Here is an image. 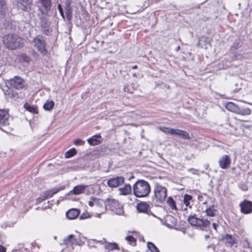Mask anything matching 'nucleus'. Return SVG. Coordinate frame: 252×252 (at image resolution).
Listing matches in <instances>:
<instances>
[{"mask_svg": "<svg viewBox=\"0 0 252 252\" xmlns=\"http://www.w3.org/2000/svg\"><path fill=\"white\" fill-rule=\"evenodd\" d=\"M148 249L151 252H159L157 247L152 242H149L147 244Z\"/></svg>", "mask_w": 252, "mask_h": 252, "instance_id": "7c9ffc66", "label": "nucleus"}, {"mask_svg": "<svg viewBox=\"0 0 252 252\" xmlns=\"http://www.w3.org/2000/svg\"><path fill=\"white\" fill-rule=\"evenodd\" d=\"M17 6L25 11H29L31 9L32 0H17Z\"/></svg>", "mask_w": 252, "mask_h": 252, "instance_id": "9d476101", "label": "nucleus"}, {"mask_svg": "<svg viewBox=\"0 0 252 252\" xmlns=\"http://www.w3.org/2000/svg\"><path fill=\"white\" fill-rule=\"evenodd\" d=\"M225 239L230 243L231 244H233V240L232 239V238L231 235H229L228 234H226L225 236Z\"/></svg>", "mask_w": 252, "mask_h": 252, "instance_id": "58836bf2", "label": "nucleus"}, {"mask_svg": "<svg viewBox=\"0 0 252 252\" xmlns=\"http://www.w3.org/2000/svg\"><path fill=\"white\" fill-rule=\"evenodd\" d=\"M80 214V211L77 209H71L66 213V216L69 220L76 219Z\"/></svg>", "mask_w": 252, "mask_h": 252, "instance_id": "2eb2a0df", "label": "nucleus"}, {"mask_svg": "<svg viewBox=\"0 0 252 252\" xmlns=\"http://www.w3.org/2000/svg\"><path fill=\"white\" fill-rule=\"evenodd\" d=\"M24 108L30 112L37 114L38 113V108L36 106L31 105L28 103H25L24 105Z\"/></svg>", "mask_w": 252, "mask_h": 252, "instance_id": "a878e982", "label": "nucleus"}, {"mask_svg": "<svg viewBox=\"0 0 252 252\" xmlns=\"http://www.w3.org/2000/svg\"><path fill=\"white\" fill-rule=\"evenodd\" d=\"M119 191L120 195H128L131 192V186L129 184H125L122 187L119 189Z\"/></svg>", "mask_w": 252, "mask_h": 252, "instance_id": "f3484780", "label": "nucleus"}, {"mask_svg": "<svg viewBox=\"0 0 252 252\" xmlns=\"http://www.w3.org/2000/svg\"><path fill=\"white\" fill-rule=\"evenodd\" d=\"M202 41H204L205 42H206V43H208L209 41L208 38H206L204 36H202L198 38V43L196 44V46H201V42H202Z\"/></svg>", "mask_w": 252, "mask_h": 252, "instance_id": "c9c22d12", "label": "nucleus"}, {"mask_svg": "<svg viewBox=\"0 0 252 252\" xmlns=\"http://www.w3.org/2000/svg\"><path fill=\"white\" fill-rule=\"evenodd\" d=\"M180 49V47L179 46H177L176 49V51H178Z\"/></svg>", "mask_w": 252, "mask_h": 252, "instance_id": "09e8293b", "label": "nucleus"}, {"mask_svg": "<svg viewBox=\"0 0 252 252\" xmlns=\"http://www.w3.org/2000/svg\"><path fill=\"white\" fill-rule=\"evenodd\" d=\"M159 129H160V130H161L165 133H167V134H170L172 135L174 128H171L169 127L162 126V127H160Z\"/></svg>", "mask_w": 252, "mask_h": 252, "instance_id": "473e14b6", "label": "nucleus"}, {"mask_svg": "<svg viewBox=\"0 0 252 252\" xmlns=\"http://www.w3.org/2000/svg\"><path fill=\"white\" fill-rule=\"evenodd\" d=\"M188 221L191 225L199 227L202 229L207 228L210 225V222L207 220L196 218L194 215L189 216Z\"/></svg>", "mask_w": 252, "mask_h": 252, "instance_id": "39448f33", "label": "nucleus"}, {"mask_svg": "<svg viewBox=\"0 0 252 252\" xmlns=\"http://www.w3.org/2000/svg\"><path fill=\"white\" fill-rule=\"evenodd\" d=\"M9 84L11 87L16 89H21L25 86L24 80L18 76H15L10 79Z\"/></svg>", "mask_w": 252, "mask_h": 252, "instance_id": "1a4fd4ad", "label": "nucleus"}, {"mask_svg": "<svg viewBox=\"0 0 252 252\" xmlns=\"http://www.w3.org/2000/svg\"><path fill=\"white\" fill-rule=\"evenodd\" d=\"M218 162L220 168L227 169L230 167L231 159L228 156L223 155L220 158Z\"/></svg>", "mask_w": 252, "mask_h": 252, "instance_id": "ddd939ff", "label": "nucleus"}, {"mask_svg": "<svg viewBox=\"0 0 252 252\" xmlns=\"http://www.w3.org/2000/svg\"><path fill=\"white\" fill-rule=\"evenodd\" d=\"M87 187V186L83 185L76 186L70 191V193L75 195L80 194L84 191Z\"/></svg>", "mask_w": 252, "mask_h": 252, "instance_id": "6ab92c4d", "label": "nucleus"}, {"mask_svg": "<svg viewBox=\"0 0 252 252\" xmlns=\"http://www.w3.org/2000/svg\"><path fill=\"white\" fill-rule=\"evenodd\" d=\"M172 135L179 136L184 139H190L189 134L187 131L178 129H174Z\"/></svg>", "mask_w": 252, "mask_h": 252, "instance_id": "a211bd4d", "label": "nucleus"}, {"mask_svg": "<svg viewBox=\"0 0 252 252\" xmlns=\"http://www.w3.org/2000/svg\"><path fill=\"white\" fill-rule=\"evenodd\" d=\"M99 135H94L87 140L88 142L90 145L94 146L97 145L100 143V141L97 139V138H100Z\"/></svg>", "mask_w": 252, "mask_h": 252, "instance_id": "393cba45", "label": "nucleus"}, {"mask_svg": "<svg viewBox=\"0 0 252 252\" xmlns=\"http://www.w3.org/2000/svg\"><path fill=\"white\" fill-rule=\"evenodd\" d=\"M55 105L53 100H47L43 105V108L45 110L50 111L53 109Z\"/></svg>", "mask_w": 252, "mask_h": 252, "instance_id": "cd10ccee", "label": "nucleus"}, {"mask_svg": "<svg viewBox=\"0 0 252 252\" xmlns=\"http://www.w3.org/2000/svg\"><path fill=\"white\" fill-rule=\"evenodd\" d=\"M188 170L189 171L191 172L193 174H198V170L195 169L190 168Z\"/></svg>", "mask_w": 252, "mask_h": 252, "instance_id": "a19ab883", "label": "nucleus"}, {"mask_svg": "<svg viewBox=\"0 0 252 252\" xmlns=\"http://www.w3.org/2000/svg\"><path fill=\"white\" fill-rule=\"evenodd\" d=\"M9 114L6 109H0V126L9 125Z\"/></svg>", "mask_w": 252, "mask_h": 252, "instance_id": "9b49d317", "label": "nucleus"}, {"mask_svg": "<svg viewBox=\"0 0 252 252\" xmlns=\"http://www.w3.org/2000/svg\"><path fill=\"white\" fill-rule=\"evenodd\" d=\"M21 57L23 59V60H24L25 62H28L29 61V57L25 54L22 55Z\"/></svg>", "mask_w": 252, "mask_h": 252, "instance_id": "79ce46f5", "label": "nucleus"}, {"mask_svg": "<svg viewBox=\"0 0 252 252\" xmlns=\"http://www.w3.org/2000/svg\"><path fill=\"white\" fill-rule=\"evenodd\" d=\"M76 153V150L74 148H72L65 153L64 157L65 158H68L74 156Z\"/></svg>", "mask_w": 252, "mask_h": 252, "instance_id": "c756f323", "label": "nucleus"}, {"mask_svg": "<svg viewBox=\"0 0 252 252\" xmlns=\"http://www.w3.org/2000/svg\"><path fill=\"white\" fill-rule=\"evenodd\" d=\"M5 249L1 245H0V252H5Z\"/></svg>", "mask_w": 252, "mask_h": 252, "instance_id": "37998d69", "label": "nucleus"}, {"mask_svg": "<svg viewBox=\"0 0 252 252\" xmlns=\"http://www.w3.org/2000/svg\"><path fill=\"white\" fill-rule=\"evenodd\" d=\"M125 239L132 246H135L136 244V239L132 236H127Z\"/></svg>", "mask_w": 252, "mask_h": 252, "instance_id": "2f4dec72", "label": "nucleus"}, {"mask_svg": "<svg viewBox=\"0 0 252 252\" xmlns=\"http://www.w3.org/2000/svg\"><path fill=\"white\" fill-rule=\"evenodd\" d=\"M192 199V196L189 194H185L184 196L183 202L186 207L191 208L190 201Z\"/></svg>", "mask_w": 252, "mask_h": 252, "instance_id": "c85d7f7f", "label": "nucleus"}, {"mask_svg": "<svg viewBox=\"0 0 252 252\" xmlns=\"http://www.w3.org/2000/svg\"><path fill=\"white\" fill-rule=\"evenodd\" d=\"M74 236L73 234L68 235L63 240V244L66 245L67 247L71 246L74 243Z\"/></svg>", "mask_w": 252, "mask_h": 252, "instance_id": "b1692460", "label": "nucleus"}, {"mask_svg": "<svg viewBox=\"0 0 252 252\" xmlns=\"http://www.w3.org/2000/svg\"><path fill=\"white\" fill-rule=\"evenodd\" d=\"M3 42L7 48L10 50H14L22 47L24 45L23 39L16 35L8 34L3 37Z\"/></svg>", "mask_w": 252, "mask_h": 252, "instance_id": "f03ea898", "label": "nucleus"}, {"mask_svg": "<svg viewBox=\"0 0 252 252\" xmlns=\"http://www.w3.org/2000/svg\"><path fill=\"white\" fill-rule=\"evenodd\" d=\"M216 210L212 208H207L206 210L207 215L210 217H213L215 215Z\"/></svg>", "mask_w": 252, "mask_h": 252, "instance_id": "f704fd0d", "label": "nucleus"}, {"mask_svg": "<svg viewBox=\"0 0 252 252\" xmlns=\"http://www.w3.org/2000/svg\"><path fill=\"white\" fill-rule=\"evenodd\" d=\"M99 242L101 243L105 242V248L109 251H113L115 250H120L119 245L116 243L106 242H105V239L100 241Z\"/></svg>", "mask_w": 252, "mask_h": 252, "instance_id": "dca6fc26", "label": "nucleus"}, {"mask_svg": "<svg viewBox=\"0 0 252 252\" xmlns=\"http://www.w3.org/2000/svg\"><path fill=\"white\" fill-rule=\"evenodd\" d=\"M85 143V142L80 139H78L74 141V144L76 146L83 145Z\"/></svg>", "mask_w": 252, "mask_h": 252, "instance_id": "4c0bfd02", "label": "nucleus"}, {"mask_svg": "<svg viewBox=\"0 0 252 252\" xmlns=\"http://www.w3.org/2000/svg\"><path fill=\"white\" fill-rule=\"evenodd\" d=\"M134 195L139 198L147 196L150 192L149 184L144 180L137 181L133 186Z\"/></svg>", "mask_w": 252, "mask_h": 252, "instance_id": "f257e3e1", "label": "nucleus"}, {"mask_svg": "<svg viewBox=\"0 0 252 252\" xmlns=\"http://www.w3.org/2000/svg\"><path fill=\"white\" fill-rule=\"evenodd\" d=\"M38 2L46 11H49L50 10L52 6V0H38Z\"/></svg>", "mask_w": 252, "mask_h": 252, "instance_id": "412c9836", "label": "nucleus"}, {"mask_svg": "<svg viewBox=\"0 0 252 252\" xmlns=\"http://www.w3.org/2000/svg\"><path fill=\"white\" fill-rule=\"evenodd\" d=\"M49 29L47 30H45L44 31V33L45 34H48V32H49Z\"/></svg>", "mask_w": 252, "mask_h": 252, "instance_id": "a18cd8bd", "label": "nucleus"}, {"mask_svg": "<svg viewBox=\"0 0 252 252\" xmlns=\"http://www.w3.org/2000/svg\"><path fill=\"white\" fill-rule=\"evenodd\" d=\"M241 211L244 214L252 212V202L245 200L240 204Z\"/></svg>", "mask_w": 252, "mask_h": 252, "instance_id": "4468645a", "label": "nucleus"}, {"mask_svg": "<svg viewBox=\"0 0 252 252\" xmlns=\"http://www.w3.org/2000/svg\"><path fill=\"white\" fill-rule=\"evenodd\" d=\"M212 225H213V228L215 230H217V226H218V224L216 223H213L212 224Z\"/></svg>", "mask_w": 252, "mask_h": 252, "instance_id": "c03bdc74", "label": "nucleus"}, {"mask_svg": "<svg viewBox=\"0 0 252 252\" xmlns=\"http://www.w3.org/2000/svg\"><path fill=\"white\" fill-rule=\"evenodd\" d=\"M154 196L153 199L158 203L163 202L167 197V189L162 185L156 183L154 188Z\"/></svg>", "mask_w": 252, "mask_h": 252, "instance_id": "20e7f679", "label": "nucleus"}, {"mask_svg": "<svg viewBox=\"0 0 252 252\" xmlns=\"http://www.w3.org/2000/svg\"><path fill=\"white\" fill-rule=\"evenodd\" d=\"M149 208V204L146 202H140L138 203L136 206V209L137 211L141 213H147Z\"/></svg>", "mask_w": 252, "mask_h": 252, "instance_id": "aec40b11", "label": "nucleus"}, {"mask_svg": "<svg viewBox=\"0 0 252 252\" xmlns=\"http://www.w3.org/2000/svg\"><path fill=\"white\" fill-rule=\"evenodd\" d=\"M88 205L90 207L96 206V207L98 208V211L101 212V213L97 214L99 217L101 214L106 211V208L104 206L105 201L101 199L95 197H92L88 202Z\"/></svg>", "mask_w": 252, "mask_h": 252, "instance_id": "6e6552de", "label": "nucleus"}, {"mask_svg": "<svg viewBox=\"0 0 252 252\" xmlns=\"http://www.w3.org/2000/svg\"><path fill=\"white\" fill-rule=\"evenodd\" d=\"M251 110L247 108H240L238 107V110H237L236 114H238L243 116L250 115L251 114Z\"/></svg>", "mask_w": 252, "mask_h": 252, "instance_id": "5701e85b", "label": "nucleus"}, {"mask_svg": "<svg viewBox=\"0 0 252 252\" xmlns=\"http://www.w3.org/2000/svg\"><path fill=\"white\" fill-rule=\"evenodd\" d=\"M204 167H205V169H207L208 167V164L205 165Z\"/></svg>", "mask_w": 252, "mask_h": 252, "instance_id": "3c124183", "label": "nucleus"}, {"mask_svg": "<svg viewBox=\"0 0 252 252\" xmlns=\"http://www.w3.org/2000/svg\"><path fill=\"white\" fill-rule=\"evenodd\" d=\"M132 69H136L137 68V66L136 65H133L132 66Z\"/></svg>", "mask_w": 252, "mask_h": 252, "instance_id": "49530a36", "label": "nucleus"}, {"mask_svg": "<svg viewBox=\"0 0 252 252\" xmlns=\"http://www.w3.org/2000/svg\"><path fill=\"white\" fill-rule=\"evenodd\" d=\"M65 189L64 186H60L56 187L50 190L45 191L36 199V204H39L44 200L52 197L54 195L57 193L61 190H63Z\"/></svg>", "mask_w": 252, "mask_h": 252, "instance_id": "423d86ee", "label": "nucleus"}, {"mask_svg": "<svg viewBox=\"0 0 252 252\" xmlns=\"http://www.w3.org/2000/svg\"><path fill=\"white\" fill-rule=\"evenodd\" d=\"M87 217H84L83 215H82L81 216H80V219H85Z\"/></svg>", "mask_w": 252, "mask_h": 252, "instance_id": "de8ad7c7", "label": "nucleus"}, {"mask_svg": "<svg viewBox=\"0 0 252 252\" xmlns=\"http://www.w3.org/2000/svg\"><path fill=\"white\" fill-rule=\"evenodd\" d=\"M104 207L106 208V210L109 209L115 212L117 215H122L124 212L123 206L120 204L117 200L112 197H108L106 199Z\"/></svg>", "mask_w": 252, "mask_h": 252, "instance_id": "7ed1b4c3", "label": "nucleus"}, {"mask_svg": "<svg viewBox=\"0 0 252 252\" xmlns=\"http://www.w3.org/2000/svg\"><path fill=\"white\" fill-rule=\"evenodd\" d=\"M205 237L206 239H207L209 237V235H205Z\"/></svg>", "mask_w": 252, "mask_h": 252, "instance_id": "8fccbe9b", "label": "nucleus"}, {"mask_svg": "<svg viewBox=\"0 0 252 252\" xmlns=\"http://www.w3.org/2000/svg\"><path fill=\"white\" fill-rule=\"evenodd\" d=\"M243 58V55L239 53H236L234 54V56L233 57V60H241Z\"/></svg>", "mask_w": 252, "mask_h": 252, "instance_id": "e433bc0d", "label": "nucleus"}, {"mask_svg": "<svg viewBox=\"0 0 252 252\" xmlns=\"http://www.w3.org/2000/svg\"><path fill=\"white\" fill-rule=\"evenodd\" d=\"M33 43L41 54L43 55L47 54L48 51L46 49V43L42 36L37 35L34 38Z\"/></svg>", "mask_w": 252, "mask_h": 252, "instance_id": "0eeeda50", "label": "nucleus"}, {"mask_svg": "<svg viewBox=\"0 0 252 252\" xmlns=\"http://www.w3.org/2000/svg\"><path fill=\"white\" fill-rule=\"evenodd\" d=\"M6 6L3 0H0V14L3 15L5 13Z\"/></svg>", "mask_w": 252, "mask_h": 252, "instance_id": "72a5a7b5", "label": "nucleus"}, {"mask_svg": "<svg viewBox=\"0 0 252 252\" xmlns=\"http://www.w3.org/2000/svg\"><path fill=\"white\" fill-rule=\"evenodd\" d=\"M238 106L235 104V103L232 102H228L226 103L225 105V107L226 109L229 111L234 112L235 113H236L237 110L238 108Z\"/></svg>", "mask_w": 252, "mask_h": 252, "instance_id": "4be33fe9", "label": "nucleus"}, {"mask_svg": "<svg viewBox=\"0 0 252 252\" xmlns=\"http://www.w3.org/2000/svg\"><path fill=\"white\" fill-rule=\"evenodd\" d=\"M167 204L172 210H177V208L176 205L175 201L173 200L172 197H169L167 200Z\"/></svg>", "mask_w": 252, "mask_h": 252, "instance_id": "bb28decb", "label": "nucleus"}, {"mask_svg": "<svg viewBox=\"0 0 252 252\" xmlns=\"http://www.w3.org/2000/svg\"><path fill=\"white\" fill-rule=\"evenodd\" d=\"M58 8L59 9V11L60 13V14L61 15V16L64 18V15H63V9L62 7V6L60 4H59L58 5Z\"/></svg>", "mask_w": 252, "mask_h": 252, "instance_id": "ea45409f", "label": "nucleus"}, {"mask_svg": "<svg viewBox=\"0 0 252 252\" xmlns=\"http://www.w3.org/2000/svg\"><path fill=\"white\" fill-rule=\"evenodd\" d=\"M125 179L122 176H117L115 178H111L108 180L107 185L111 188H116L123 184Z\"/></svg>", "mask_w": 252, "mask_h": 252, "instance_id": "f8f14e48", "label": "nucleus"}]
</instances>
